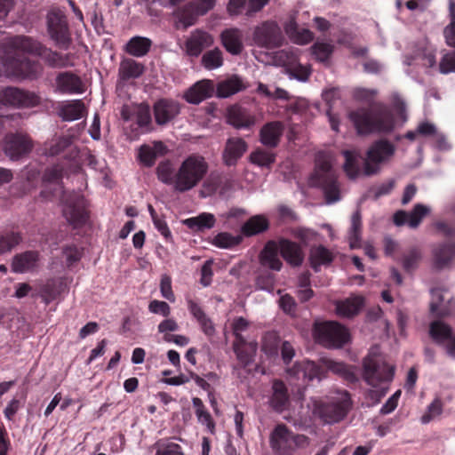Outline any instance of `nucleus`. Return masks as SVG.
<instances>
[{
    "instance_id": "e433bc0d",
    "label": "nucleus",
    "mask_w": 455,
    "mask_h": 455,
    "mask_svg": "<svg viewBox=\"0 0 455 455\" xmlns=\"http://www.w3.org/2000/svg\"><path fill=\"white\" fill-rule=\"evenodd\" d=\"M143 72L144 66L141 63L132 59H124L120 62L118 76L121 80L127 81L140 77Z\"/></svg>"
},
{
    "instance_id": "8fccbe9b",
    "label": "nucleus",
    "mask_w": 455,
    "mask_h": 455,
    "mask_svg": "<svg viewBox=\"0 0 455 455\" xmlns=\"http://www.w3.org/2000/svg\"><path fill=\"white\" fill-rule=\"evenodd\" d=\"M72 144V137L61 136L44 145V154L49 156L59 155Z\"/></svg>"
},
{
    "instance_id": "052dcab7",
    "label": "nucleus",
    "mask_w": 455,
    "mask_h": 455,
    "mask_svg": "<svg viewBox=\"0 0 455 455\" xmlns=\"http://www.w3.org/2000/svg\"><path fill=\"white\" fill-rule=\"evenodd\" d=\"M137 124L141 128H147L151 125L152 117L150 108L148 104H140L135 108Z\"/></svg>"
},
{
    "instance_id": "774afa93",
    "label": "nucleus",
    "mask_w": 455,
    "mask_h": 455,
    "mask_svg": "<svg viewBox=\"0 0 455 455\" xmlns=\"http://www.w3.org/2000/svg\"><path fill=\"white\" fill-rule=\"evenodd\" d=\"M156 455H184L181 447L174 443L160 444Z\"/></svg>"
},
{
    "instance_id": "c85d7f7f",
    "label": "nucleus",
    "mask_w": 455,
    "mask_h": 455,
    "mask_svg": "<svg viewBox=\"0 0 455 455\" xmlns=\"http://www.w3.org/2000/svg\"><path fill=\"white\" fill-rule=\"evenodd\" d=\"M247 145L241 138H230L228 140L226 148L223 153L224 162L228 166L235 164L238 158L246 151Z\"/></svg>"
},
{
    "instance_id": "a878e982",
    "label": "nucleus",
    "mask_w": 455,
    "mask_h": 455,
    "mask_svg": "<svg viewBox=\"0 0 455 455\" xmlns=\"http://www.w3.org/2000/svg\"><path fill=\"white\" fill-rule=\"evenodd\" d=\"M220 39L225 49L233 55L241 53L243 48V33L236 28H227L220 34Z\"/></svg>"
},
{
    "instance_id": "5701e85b",
    "label": "nucleus",
    "mask_w": 455,
    "mask_h": 455,
    "mask_svg": "<svg viewBox=\"0 0 455 455\" xmlns=\"http://www.w3.org/2000/svg\"><path fill=\"white\" fill-rule=\"evenodd\" d=\"M395 153V146L386 140L373 143L367 151V161L371 164H381L388 161Z\"/></svg>"
},
{
    "instance_id": "13d9d810",
    "label": "nucleus",
    "mask_w": 455,
    "mask_h": 455,
    "mask_svg": "<svg viewBox=\"0 0 455 455\" xmlns=\"http://www.w3.org/2000/svg\"><path fill=\"white\" fill-rule=\"evenodd\" d=\"M287 73L291 77H294L301 82H306L311 74V69L309 66L299 63L297 58L294 63L287 69Z\"/></svg>"
},
{
    "instance_id": "37998d69",
    "label": "nucleus",
    "mask_w": 455,
    "mask_h": 455,
    "mask_svg": "<svg viewBox=\"0 0 455 455\" xmlns=\"http://www.w3.org/2000/svg\"><path fill=\"white\" fill-rule=\"evenodd\" d=\"M431 302L430 310L438 317H444L450 314L449 308L444 305V301H449V299H445L443 294V291L440 289H434L431 291Z\"/></svg>"
},
{
    "instance_id": "e2e57ef3",
    "label": "nucleus",
    "mask_w": 455,
    "mask_h": 455,
    "mask_svg": "<svg viewBox=\"0 0 455 455\" xmlns=\"http://www.w3.org/2000/svg\"><path fill=\"white\" fill-rule=\"evenodd\" d=\"M274 160V155L264 150H257L251 155V163L260 168H269Z\"/></svg>"
},
{
    "instance_id": "f03ea898",
    "label": "nucleus",
    "mask_w": 455,
    "mask_h": 455,
    "mask_svg": "<svg viewBox=\"0 0 455 455\" xmlns=\"http://www.w3.org/2000/svg\"><path fill=\"white\" fill-rule=\"evenodd\" d=\"M395 366L388 363L379 347H372L363 362V379L371 387L368 396L377 403L387 394Z\"/></svg>"
},
{
    "instance_id": "39448f33",
    "label": "nucleus",
    "mask_w": 455,
    "mask_h": 455,
    "mask_svg": "<svg viewBox=\"0 0 455 455\" xmlns=\"http://www.w3.org/2000/svg\"><path fill=\"white\" fill-rule=\"evenodd\" d=\"M351 406L347 391L336 392L326 403L316 405L315 412L327 424L341 420Z\"/></svg>"
},
{
    "instance_id": "de8ad7c7",
    "label": "nucleus",
    "mask_w": 455,
    "mask_h": 455,
    "mask_svg": "<svg viewBox=\"0 0 455 455\" xmlns=\"http://www.w3.org/2000/svg\"><path fill=\"white\" fill-rule=\"evenodd\" d=\"M223 53L220 49L214 48L207 51L202 56L201 63L207 70H214L223 65Z\"/></svg>"
},
{
    "instance_id": "bf43d9fd",
    "label": "nucleus",
    "mask_w": 455,
    "mask_h": 455,
    "mask_svg": "<svg viewBox=\"0 0 455 455\" xmlns=\"http://www.w3.org/2000/svg\"><path fill=\"white\" fill-rule=\"evenodd\" d=\"M333 49V45L326 42H316L311 47L312 54L321 62H324L329 60Z\"/></svg>"
},
{
    "instance_id": "603ef678",
    "label": "nucleus",
    "mask_w": 455,
    "mask_h": 455,
    "mask_svg": "<svg viewBox=\"0 0 455 455\" xmlns=\"http://www.w3.org/2000/svg\"><path fill=\"white\" fill-rule=\"evenodd\" d=\"M202 15L197 13V7L194 4H189L177 12L178 20L187 28L195 24L197 17Z\"/></svg>"
},
{
    "instance_id": "2eb2a0df",
    "label": "nucleus",
    "mask_w": 455,
    "mask_h": 455,
    "mask_svg": "<svg viewBox=\"0 0 455 455\" xmlns=\"http://www.w3.org/2000/svg\"><path fill=\"white\" fill-rule=\"evenodd\" d=\"M54 91L61 94H81L84 92V84L77 75L63 71L56 76Z\"/></svg>"
},
{
    "instance_id": "c9c22d12",
    "label": "nucleus",
    "mask_w": 455,
    "mask_h": 455,
    "mask_svg": "<svg viewBox=\"0 0 455 455\" xmlns=\"http://www.w3.org/2000/svg\"><path fill=\"white\" fill-rule=\"evenodd\" d=\"M245 89L243 79L237 76H232L217 85V95L220 98H228Z\"/></svg>"
},
{
    "instance_id": "69168bd1",
    "label": "nucleus",
    "mask_w": 455,
    "mask_h": 455,
    "mask_svg": "<svg viewBox=\"0 0 455 455\" xmlns=\"http://www.w3.org/2000/svg\"><path fill=\"white\" fill-rule=\"evenodd\" d=\"M439 70L442 74L455 72V51L445 53L440 63Z\"/></svg>"
},
{
    "instance_id": "c756f323",
    "label": "nucleus",
    "mask_w": 455,
    "mask_h": 455,
    "mask_svg": "<svg viewBox=\"0 0 455 455\" xmlns=\"http://www.w3.org/2000/svg\"><path fill=\"white\" fill-rule=\"evenodd\" d=\"M280 253L283 258L292 266H299L303 261V252L299 244L287 239L278 242Z\"/></svg>"
},
{
    "instance_id": "864d4df0",
    "label": "nucleus",
    "mask_w": 455,
    "mask_h": 455,
    "mask_svg": "<svg viewBox=\"0 0 455 455\" xmlns=\"http://www.w3.org/2000/svg\"><path fill=\"white\" fill-rule=\"evenodd\" d=\"M241 241L242 237L240 235H233L227 232H221L212 238V243L219 248L228 249L239 244Z\"/></svg>"
},
{
    "instance_id": "3c124183",
    "label": "nucleus",
    "mask_w": 455,
    "mask_h": 455,
    "mask_svg": "<svg viewBox=\"0 0 455 455\" xmlns=\"http://www.w3.org/2000/svg\"><path fill=\"white\" fill-rule=\"evenodd\" d=\"M361 228H362V220H361V213L359 211H356L351 218V227L348 235V241L350 247L352 249L357 248L360 246L361 241Z\"/></svg>"
},
{
    "instance_id": "58836bf2",
    "label": "nucleus",
    "mask_w": 455,
    "mask_h": 455,
    "mask_svg": "<svg viewBox=\"0 0 455 455\" xmlns=\"http://www.w3.org/2000/svg\"><path fill=\"white\" fill-rule=\"evenodd\" d=\"M152 41L144 36H133L125 45V51L132 56L140 58L145 56L150 50Z\"/></svg>"
},
{
    "instance_id": "6ab92c4d",
    "label": "nucleus",
    "mask_w": 455,
    "mask_h": 455,
    "mask_svg": "<svg viewBox=\"0 0 455 455\" xmlns=\"http://www.w3.org/2000/svg\"><path fill=\"white\" fill-rule=\"evenodd\" d=\"M430 212V208L422 204H417L411 212L397 211L394 214V223L396 226L407 224L411 228H416L422 219Z\"/></svg>"
},
{
    "instance_id": "412c9836",
    "label": "nucleus",
    "mask_w": 455,
    "mask_h": 455,
    "mask_svg": "<svg viewBox=\"0 0 455 455\" xmlns=\"http://www.w3.org/2000/svg\"><path fill=\"white\" fill-rule=\"evenodd\" d=\"M168 148L162 141H153L142 145L138 152L140 162L146 167L152 166L158 157L167 154Z\"/></svg>"
},
{
    "instance_id": "f704fd0d",
    "label": "nucleus",
    "mask_w": 455,
    "mask_h": 455,
    "mask_svg": "<svg viewBox=\"0 0 455 455\" xmlns=\"http://www.w3.org/2000/svg\"><path fill=\"white\" fill-rule=\"evenodd\" d=\"M455 257V243H443L433 250L434 264L437 268L447 267Z\"/></svg>"
},
{
    "instance_id": "4d7b16f0",
    "label": "nucleus",
    "mask_w": 455,
    "mask_h": 455,
    "mask_svg": "<svg viewBox=\"0 0 455 455\" xmlns=\"http://www.w3.org/2000/svg\"><path fill=\"white\" fill-rule=\"evenodd\" d=\"M208 168L204 158L193 154L186 158L179 171H206Z\"/></svg>"
},
{
    "instance_id": "5fc2aeb1",
    "label": "nucleus",
    "mask_w": 455,
    "mask_h": 455,
    "mask_svg": "<svg viewBox=\"0 0 455 455\" xmlns=\"http://www.w3.org/2000/svg\"><path fill=\"white\" fill-rule=\"evenodd\" d=\"M20 241L18 233L12 231H0V253L10 251Z\"/></svg>"
},
{
    "instance_id": "473e14b6",
    "label": "nucleus",
    "mask_w": 455,
    "mask_h": 455,
    "mask_svg": "<svg viewBox=\"0 0 455 455\" xmlns=\"http://www.w3.org/2000/svg\"><path fill=\"white\" fill-rule=\"evenodd\" d=\"M215 216L209 212H202L196 217L182 220V224L192 232H204L206 229H211L215 226Z\"/></svg>"
},
{
    "instance_id": "c03bdc74",
    "label": "nucleus",
    "mask_w": 455,
    "mask_h": 455,
    "mask_svg": "<svg viewBox=\"0 0 455 455\" xmlns=\"http://www.w3.org/2000/svg\"><path fill=\"white\" fill-rule=\"evenodd\" d=\"M323 363L327 370L342 376L350 382H354L356 379V376L353 369L343 363L331 359H323Z\"/></svg>"
},
{
    "instance_id": "cd10ccee",
    "label": "nucleus",
    "mask_w": 455,
    "mask_h": 455,
    "mask_svg": "<svg viewBox=\"0 0 455 455\" xmlns=\"http://www.w3.org/2000/svg\"><path fill=\"white\" fill-rule=\"evenodd\" d=\"M363 298L361 296H351L335 303L336 313L340 317H353L357 315L363 306Z\"/></svg>"
},
{
    "instance_id": "a19ab883",
    "label": "nucleus",
    "mask_w": 455,
    "mask_h": 455,
    "mask_svg": "<svg viewBox=\"0 0 455 455\" xmlns=\"http://www.w3.org/2000/svg\"><path fill=\"white\" fill-rule=\"evenodd\" d=\"M269 223L263 215H255L249 219L242 227V233L246 236L255 235L268 228Z\"/></svg>"
},
{
    "instance_id": "ea45409f",
    "label": "nucleus",
    "mask_w": 455,
    "mask_h": 455,
    "mask_svg": "<svg viewBox=\"0 0 455 455\" xmlns=\"http://www.w3.org/2000/svg\"><path fill=\"white\" fill-rule=\"evenodd\" d=\"M272 389L271 405L275 411H283L286 409L289 401L286 387L283 382L275 380L273 383Z\"/></svg>"
},
{
    "instance_id": "4468645a",
    "label": "nucleus",
    "mask_w": 455,
    "mask_h": 455,
    "mask_svg": "<svg viewBox=\"0 0 455 455\" xmlns=\"http://www.w3.org/2000/svg\"><path fill=\"white\" fill-rule=\"evenodd\" d=\"M429 334L436 343L444 346L450 356L455 358V335L449 324L441 320L434 321L430 324Z\"/></svg>"
},
{
    "instance_id": "9d476101",
    "label": "nucleus",
    "mask_w": 455,
    "mask_h": 455,
    "mask_svg": "<svg viewBox=\"0 0 455 455\" xmlns=\"http://www.w3.org/2000/svg\"><path fill=\"white\" fill-rule=\"evenodd\" d=\"M287 373L291 384L298 387L299 398H301L300 388L305 387L309 381L315 379H321L323 369L314 362L305 360L296 362L291 368L287 370Z\"/></svg>"
},
{
    "instance_id": "a211bd4d",
    "label": "nucleus",
    "mask_w": 455,
    "mask_h": 455,
    "mask_svg": "<svg viewBox=\"0 0 455 455\" xmlns=\"http://www.w3.org/2000/svg\"><path fill=\"white\" fill-rule=\"evenodd\" d=\"M153 109L155 121L160 126L168 124L180 112V104L170 99L158 100L155 102Z\"/></svg>"
},
{
    "instance_id": "4be33fe9",
    "label": "nucleus",
    "mask_w": 455,
    "mask_h": 455,
    "mask_svg": "<svg viewBox=\"0 0 455 455\" xmlns=\"http://www.w3.org/2000/svg\"><path fill=\"white\" fill-rule=\"evenodd\" d=\"M296 14V12L291 13L289 20L283 24L284 31L293 43L307 44L313 40V33L307 28H299Z\"/></svg>"
},
{
    "instance_id": "49530a36",
    "label": "nucleus",
    "mask_w": 455,
    "mask_h": 455,
    "mask_svg": "<svg viewBox=\"0 0 455 455\" xmlns=\"http://www.w3.org/2000/svg\"><path fill=\"white\" fill-rule=\"evenodd\" d=\"M298 48H286L274 52L273 62L275 66L285 67L286 70L298 58Z\"/></svg>"
},
{
    "instance_id": "09e8293b",
    "label": "nucleus",
    "mask_w": 455,
    "mask_h": 455,
    "mask_svg": "<svg viewBox=\"0 0 455 455\" xmlns=\"http://www.w3.org/2000/svg\"><path fill=\"white\" fill-rule=\"evenodd\" d=\"M331 260V253L325 247L319 245L311 249L310 262L315 271L320 266L329 264Z\"/></svg>"
},
{
    "instance_id": "bb28decb",
    "label": "nucleus",
    "mask_w": 455,
    "mask_h": 455,
    "mask_svg": "<svg viewBox=\"0 0 455 455\" xmlns=\"http://www.w3.org/2000/svg\"><path fill=\"white\" fill-rule=\"evenodd\" d=\"M38 56L51 68H63L74 66V63L71 61V54H62L44 45Z\"/></svg>"
},
{
    "instance_id": "2f4dec72",
    "label": "nucleus",
    "mask_w": 455,
    "mask_h": 455,
    "mask_svg": "<svg viewBox=\"0 0 455 455\" xmlns=\"http://www.w3.org/2000/svg\"><path fill=\"white\" fill-rule=\"evenodd\" d=\"M85 112V107L82 100H74L64 101L60 104L58 113L64 121H75L80 119Z\"/></svg>"
},
{
    "instance_id": "1a4fd4ad",
    "label": "nucleus",
    "mask_w": 455,
    "mask_h": 455,
    "mask_svg": "<svg viewBox=\"0 0 455 455\" xmlns=\"http://www.w3.org/2000/svg\"><path fill=\"white\" fill-rule=\"evenodd\" d=\"M252 40L259 47L274 49L283 44L284 36L275 21L267 20L254 28Z\"/></svg>"
},
{
    "instance_id": "dca6fc26",
    "label": "nucleus",
    "mask_w": 455,
    "mask_h": 455,
    "mask_svg": "<svg viewBox=\"0 0 455 455\" xmlns=\"http://www.w3.org/2000/svg\"><path fill=\"white\" fill-rule=\"evenodd\" d=\"M214 43L213 36L202 29L192 31L185 41V52L190 57H198Z\"/></svg>"
},
{
    "instance_id": "6e6d98bb",
    "label": "nucleus",
    "mask_w": 455,
    "mask_h": 455,
    "mask_svg": "<svg viewBox=\"0 0 455 455\" xmlns=\"http://www.w3.org/2000/svg\"><path fill=\"white\" fill-rule=\"evenodd\" d=\"M403 63L408 66L421 64L424 67L431 68L435 64V56L432 51H426L415 57H406Z\"/></svg>"
},
{
    "instance_id": "338daca9",
    "label": "nucleus",
    "mask_w": 455,
    "mask_h": 455,
    "mask_svg": "<svg viewBox=\"0 0 455 455\" xmlns=\"http://www.w3.org/2000/svg\"><path fill=\"white\" fill-rule=\"evenodd\" d=\"M160 291L163 298L170 302L175 301V295L172 289V279L168 275H163L161 277Z\"/></svg>"
},
{
    "instance_id": "680f3d73",
    "label": "nucleus",
    "mask_w": 455,
    "mask_h": 455,
    "mask_svg": "<svg viewBox=\"0 0 455 455\" xmlns=\"http://www.w3.org/2000/svg\"><path fill=\"white\" fill-rule=\"evenodd\" d=\"M421 259V253L419 249L412 248L403 255L402 264L407 272L414 270Z\"/></svg>"
},
{
    "instance_id": "9b49d317",
    "label": "nucleus",
    "mask_w": 455,
    "mask_h": 455,
    "mask_svg": "<svg viewBox=\"0 0 455 455\" xmlns=\"http://www.w3.org/2000/svg\"><path fill=\"white\" fill-rule=\"evenodd\" d=\"M31 138L23 132L7 133L3 141V151L12 161L27 157L33 148Z\"/></svg>"
},
{
    "instance_id": "b1692460",
    "label": "nucleus",
    "mask_w": 455,
    "mask_h": 455,
    "mask_svg": "<svg viewBox=\"0 0 455 455\" xmlns=\"http://www.w3.org/2000/svg\"><path fill=\"white\" fill-rule=\"evenodd\" d=\"M214 88L212 81L201 80L187 91L185 99L191 104H199L213 95Z\"/></svg>"
},
{
    "instance_id": "7ed1b4c3",
    "label": "nucleus",
    "mask_w": 455,
    "mask_h": 455,
    "mask_svg": "<svg viewBox=\"0 0 455 455\" xmlns=\"http://www.w3.org/2000/svg\"><path fill=\"white\" fill-rule=\"evenodd\" d=\"M61 172H46L44 176L45 191L60 197L62 203V213L67 221L74 228L84 225L87 219L86 201L78 192L67 193L63 190Z\"/></svg>"
},
{
    "instance_id": "79ce46f5",
    "label": "nucleus",
    "mask_w": 455,
    "mask_h": 455,
    "mask_svg": "<svg viewBox=\"0 0 455 455\" xmlns=\"http://www.w3.org/2000/svg\"><path fill=\"white\" fill-rule=\"evenodd\" d=\"M192 404L195 408V413L198 422L204 425L207 430L213 435L215 433V423L209 411L205 409L203 401L198 397H194L192 399Z\"/></svg>"
},
{
    "instance_id": "ddd939ff",
    "label": "nucleus",
    "mask_w": 455,
    "mask_h": 455,
    "mask_svg": "<svg viewBox=\"0 0 455 455\" xmlns=\"http://www.w3.org/2000/svg\"><path fill=\"white\" fill-rule=\"evenodd\" d=\"M162 182L183 192L195 187L202 179V172H156Z\"/></svg>"
},
{
    "instance_id": "f8f14e48",
    "label": "nucleus",
    "mask_w": 455,
    "mask_h": 455,
    "mask_svg": "<svg viewBox=\"0 0 455 455\" xmlns=\"http://www.w3.org/2000/svg\"><path fill=\"white\" fill-rule=\"evenodd\" d=\"M308 183L311 187L323 190L327 204H333L339 200V189L334 172H312Z\"/></svg>"
},
{
    "instance_id": "72a5a7b5",
    "label": "nucleus",
    "mask_w": 455,
    "mask_h": 455,
    "mask_svg": "<svg viewBox=\"0 0 455 455\" xmlns=\"http://www.w3.org/2000/svg\"><path fill=\"white\" fill-rule=\"evenodd\" d=\"M283 125L280 122H271L265 124L260 130V141L265 146L276 147L281 135L283 134Z\"/></svg>"
},
{
    "instance_id": "7c9ffc66",
    "label": "nucleus",
    "mask_w": 455,
    "mask_h": 455,
    "mask_svg": "<svg viewBox=\"0 0 455 455\" xmlns=\"http://www.w3.org/2000/svg\"><path fill=\"white\" fill-rule=\"evenodd\" d=\"M233 347L236 358L242 366L246 367L253 361L257 352L256 342H247L245 339H240V341L234 342Z\"/></svg>"
},
{
    "instance_id": "a18cd8bd",
    "label": "nucleus",
    "mask_w": 455,
    "mask_h": 455,
    "mask_svg": "<svg viewBox=\"0 0 455 455\" xmlns=\"http://www.w3.org/2000/svg\"><path fill=\"white\" fill-rule=\"evenodd\" d=\"M66 290V285L60 281H50L43 288L41 297L43 300L49 304L56 300Z\"/></svg>"
},
{
    "instance_id": "0eeeda50",
    "label": "nucleus",
    "mask_w": 455,
    "mask_h": 455,
    "mask_svg": "<svg viewBox=\"0 0 455 455\" xmlns=\"http://www.w3.org/2000/svg\"><path fill=\"white\" fill-rule=\"evenodd\" d=\"M47 31L57 47L67 50L71 44L68 19L60 9H52L47 14Z\"/></svg>"
},
{
    "instance_id": "f257e3e1",
    "label": "nucleus",
    "mask_w": 455,
    "mask_h": 455,
    "mask_svg": "<svg viewBox=\"0 0 455 455\" xmlns=\"http://www.w3.org/2000/svg\"><path fill=\"white\" fill-rule=\"evenodd\" d=\"M9 50L2 57V69L0 76L18 79H35L41 73L40 65L30 60L20 53L39 55L43 44L25 36H17L9 39Z\"/></svg>"
},
{
    "instance_id": "393cba45",
    "label": "nucleus",
    "mask_w": 455,
    "mask_h": 455,
    "mask_svg": "<svg viewBox=\"0 0 455 455\" xmlns=\"http://www.w3.org/2000/svg\"><path fill=\"white\" fill-rule=\"evenodd\" d=\"M280 248L277 243L270 241L267 243L259 254V262L265 267L275 271L282 268L283 263L279 258Z\"/></svg>"
},
{
    "instance_id": "20e7f679",
    "label": "nucleus",
    "mask_w": 455,
    "mask_h": 455,
    "mask_svg": "<svg viewBox=\"0 0 455 455\" xmlns=\"http://www.w3.org/2000/svg\"><path fill=\"white\" fill-rule=\"evenodd\" d=\"M349 118L359 134L371 132H388L395 125L391 111L384 105L379 104L371 108H361L352 111Z\"/></svg>"
},
{
    "instance_id": "f3484780",
    "label": "nucleus",
    "mask_w": 455,
    "mask_h": 455,
    "mask_svg": "<svg viewBox=\"0 0 455 455\" xmlns=\"http://www.w3.org/2000/svg\"><path fill=\"white\" fill-rule=\"evenodd\" d=\"M292 432L283 424L277 425L270 435V446L277 455H291Z\"/></svg>"
},
{
    "instance_id": "6e6552de",
    "label": "nucleus",
    "mask_w": 455,
    "mask_h": 455,
    "mask_svg": "<svg viewBox=\"0 0 455 455\" xmlns=\"http://www.w3.org/2000/svg\"><path fill=\"white\" fill-rule=\"evenodd\" d=\"M41 103V98L34 92L7 86L0 89V105L15 108H34Z\"/></svg>"
},
{
    "instance_id": "4c0bfd02",
    "label": "nucleus",
    "mask_w": 455,
    "mask_h": 455,
    "mask_svg": "<svg viewBox=\"0 0 455 455\" xmlns=\"http://www.w3.org/2000/svg\"><path fill=\"white\" fill-rule=\"evenodd\" d=\"M39 260L38 253L36 251H26L17 255L12 261V270L16 273H24L35 268Z\"/></svg>"
},
{
    "instance_id": "aec40b11",
    "label": "nucleus",
    "mask_w": 455,
    "mask_h": 455,
    "mask_svg": "<svg viewBox=\"0 0 455 455\" xmlns=\"http://www.w3.org/2000/svg\"><path fill=\"white\" fill-rule=\"evenodd\" d=\"M227 122L235 129H250L255 124V116L246 108L233 105L227 110Z\"/></svg>"
},
{
    "instance_id": "423d86ee",
    "label": "nucleus",
    "mask_w": 455,
    "mask_h": 455,
    "mask_svg": "<svg viewBox=\"0 0 455 455\" xmlns=\"http://www.w3.org/2000/svg\"><path fill=\"white\" fill-rule=\"evenodd\" d=\"M314 335L317 342L326 347H340L349 340L347 330L336 322L316 323Z\"/></svg>"
},
{
    "instance_id": "0e129e2a",
    "label": "nucleus",
    "mask_w": 455,
    "mask_h": 455,
    "mask_svg": "<svg viewBox=\"0 0 455 455\" xmlns=\"http://www.w3.org/2000/svg\"><path fill=\"white\" fill-rule=\"evenodd\" d=\"M344 171H360L359 164L363 163L364 159L355 151H343Z\"/></svg>"
}]
</instances>
